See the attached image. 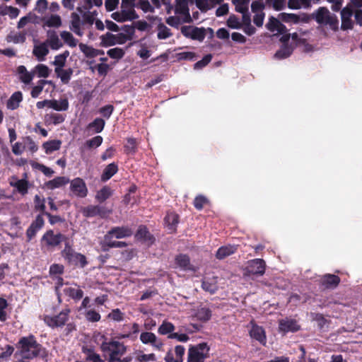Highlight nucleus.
<instances>
[{
	"mask_svg": "<svg viewBox=\"0 0 362 362\" xmlns=\"http://www.w3.org/2000/svg\"><path fill=\"white\" fill-rule=\"evenodd\" d=\"M97 16L98 12L95 10L83 13L73 12L71 14L69 28L76 35L81 37L83 30L92 26Z\"/></svg>",
	"mask_w": 362,
	"mask_h": 362,
	"instance_id": "f257e3e1",
	"label": "nucleus"
},
{
	"mask_svg": "<svg viewBox=\"0 0 362 362\" xmlns=\"http://www.w3.org/2000/svg\"><path fill=\"white\" fill-rule=\"evenodd\" d=\"M312 18L320 26L337 31L339 28L337 16L326 7H320L312 13Z\"/></svg>",
	"mask_w": 362,
	"mask_h": 362,
	"instance_id": "f03ea898",
	"label": "nucleus"
},
{
	"mask_svg": "<svg viewBox=\"0 0 362 362\" xmlns=\"http://www.w3.org/2000/svg\"><path fill=\"white\" fill-rule=\"evenodd\" d=\"M102 351L108 355V362H117L126 353L127 346L118 341L106 339L100 345Z\"/></svg>",
	"mask_w": 362,
	"mask_h": 362,
	"instance_id": "7ed1b4c3",
	"label": "nucleus"
},
{
	"mask_svg": "<svg viewBox=\"0 0 362 362\" xmlns=\"http://www.w3.org/2000/svg\"><path fill=\"white\" fill-rule=\"evenodd\" d=\"M19 344L21 355L23 358H33L40 354L41 346L36 342L33 336L22 338Z\"/></svg>",
	"mask_w": 362,
	"mask_h": 362,
	"instance_id": "20e7f679",
	"label": "nucleus"
},
{
	"mask_svg": "<svg viewBox=\"0 0 362 362\" xmlns=\"http://www.w3.org/2000/svg\"><path fill=\"white\" fill-rule=\"evenodd\" d=\"M62 256L69 264L74 266L83 268L88 264L86 257L83 255L76 252L69 241L65 243L64 248L62 251Z\"/></svg>",
	"mask_w": 362,
	"mask_h": 362,
	"instance_id": "39448f33",
	"label": "nucleus"
},
{
	"mask_svg": "<svg viewBox=\"0 0 362 362\" xmlns=\"http://www.w3.org/2000/svg\"><path fill=\"white\" fill-rule=\"evenodd\" d=\"M209 346L206 343L189 347L187 353V362H204L209 357Z\"/></svg>",
	"mask_w": 362,
	"mask_h": 362,
	"instance_id": "423d86ee",
	"label": "nucleus"
},
{
	"mask_svg": "<svg viewBox=\"0 0 362 362\" xmlns=\"http://www.w3.org/2000/svg\"><path fill=\"white\" fill-rule=\"evenodd\" d=\"M121 11L112 13V18L118 22H125L132 21L138 18L134 9L131 4L126 0H122Z\"/></svg>",
	"mask_w": 362,
	"mask_h": 362,
	"instance_id": "0eeeda50",
	"label": "nucleus"
},
{
	"mask_svg": "<svg viewBox=\"0 0 362 362\" xmlns=\"http://www.w3.org/2000/svg\"><path fill=\"white\" fill-rule=\"evenodd\" d=\"M182 34L187 38L202 42L206 37V30L193 25H184L181 28Z\"/></svg>",
	"mask_w": 362,
	"mask_h": 362,
	"instance_id": "6e6552de",
	"label": "nucleus"
},
{
	"mask_svg": "<svg viewBox=\"0 0 362 362\" xmlns=\"http://www.w3.org/2000/svg\"><path fill=\"white\" fill-rule=\"evenodd\" d=\"M279 18L271 17L269 19L268 23L266 25L267 28L271 32H276L277 33L282 34V37L280 40L284 43L287 42L289 40L290 35L285 34L286 32V27L281 23Z\"/></svg>",
	"mask_w": 362,
	"mask_h": 362,
	"instance_id": "1a4fd4ad",
	"label": "nucleus"
},
{
	"mask_svg": "<svg viewBox=\"0 0 362 362\" xmlns=\"http://www.w3.org/2000/svg\"><path fill=\"white\" fill-rule=\"evenodd\" d=\"M8 183L11 187L15 188V191L22 196H25L28 192L30 187L29 182L27 180L26 173L24 174V177L18 179L16 176L13 175L8 180Z\"/></svg>",
	"mask_w": 362,
	"mask_h": 362,
	"instance_id": "9d476101",
	"label": "nucleus"
},
{
	"mask_svg": "<svg viewBox=\"0 0 362 362\" xmlns=\"http://www.w3.org/2000/svg\"><path fill=\"white\" fill-rule=\"evenodd\" d=\"M70 190L71 193L80 198L86 197L88 194V188L86 182L82 178L76 177L72 180H69Z\"/></svg>",
	"mask_w": 362,
	"mask_h": 362,
	"instance_id": "9b49d317",
	"label": "nucleus"
},
{
	"mask_svg": "<svg viewBox=\"0 0 362 362\" xmlns=\"http://www.w3.org/2000/svg\"><path fill=\"white\" fill-rule=\"evenodd\" d=\"M354 11L351 6H346L341 11V28L344 30H351L354 27V22L352 20Z\"/></svg>",
	"mask_w": 362,
	"mask_h": 362,
	"instance_id": "f8f14e48",
	"label": "nucleus"
},
{
	"mask_svg": "<svg viewBox=\"0 0 362 362\" xmlns=\"http://www.w3.org/2000/svg\"><path fill=\"white\" fill-rule=\"evenodd\" d=\"M264 5L259 1H253L251 5V9L254 13L253 22L257 27H261L263 25L264 19V13L263 11Z\"/></svg>",
	"mask_w": 362,
	"mask_h": 362,
	"instance_id": "ddd939ff",
	"label": "nucleus"
},
{
	"mask_svg": "<svg viewBox=\"0 0 362 362\" xmlns=\"http://www.w3.org/2000/svg\"><path fill=\"white\" fill-rule=\"evenodd\" d=\"M69 313V310H65L62 311L59 315L56 316H46L45 317V322L47 325H49L51 327H62L64 325V324L67 321Z\"/></svg>",
	"mask_w": 362,
	"mask_h": 362,
	"instance_id": "4468645a",
	"label": "nucleus"
},
{
	"mask_svg": "<svg viewBox=\"0 0 362 362\" xmlns=\"http://www.w3.org/2000/svg\"><path fill=\"white\" fill-rule=\"evenodd\" d=\"M132 233V230L129 227H114L105 235V240H108L112 238L117 239L124 238L131 236Z\"/></svg>",
	"mask_w": 362,
	"mask_h": 362,
	"instance_id": "2eb2a0df",
	"label": "nucleus"
},
{
	"mask_svg": "<svg viewBox=\"0 0 362 362\" xmlns=\"http://www.w3.org/2000/svg\"><path fill=\"white\" fill-rule=\"evenodd\" d=\"M127 36L124 33L112 34L107 33L102 36V42L105 46H112L116 44H124L127 41Z\"/></svg>",
	"mask_w": 362,
	"mask_h": 362,
	"instance_id": "dca6fc26",
	"label": "nucleus"
},
{
	"mask_svg": "<svg viewBox=\"0 0 362 362\" xmlns=\"http://www.w3.org/2000/svg\"><path fill=\"white\" fill-rule=\"evenodd\" d=\"M140 340L144 344H151L154 349L161 350L163 347L162 341L155 334L144 332L140 334Z\"/></svg>",
	"mask_w": 362,
	"mask_h": 362,
	"instance_id": "f3484780",
	"label": "nucleus"
},
{
	"mask_svg": "<svg viewBox=\"0 0 362 362\" xmlns=\"http://www.w3.org/2000/svg\"><path fill=\"white\" fill-rule=\"evenodd\" d=\"M66 238L61 233L54 234L53 230L47 231L42 238V241L45 242L46 245L49 247H56L60 243L65 240Z\"/></svg>",
	"mask_w": 362,
	"mask_h": 362,
	"instance_id": "a211bd4d",
	"label": "nucleus"
},
{
	"mask_svg": "<svg viewBox=\"0 0 362 362\" xmlns=\"http://www.w3.org/2000/svg\"><path fill=\"white\" fill-rule=\"evenodd\" d=\"M189 1L190 0H175L173 9L174 11V13L176 15H180L182 18H186L192 21L189 9Z\"/></svg>",
	"mask_w": 362,
	"mask_h": 362,
	"instance_id": "6ab92c4d",
	"label": "nucleus"
},
{
	"mask_svg": "<svg viewBox=\"0 0 362 362\" xmlns=\"http://www.w3.org/2000/svg\"><path fill=\"white\" fill-rule=\"evenodd\" d=\"M300 329L296 320L291 318H285L279 320V330L284 334L287 332H294Z\"/></svg>",
	"mask_w": 362,
	"mask_h": 362,
	"instance_id": "aec40b11",
	"label": "nucleus"
},
{
	"mask_svg": "<svg viewBox=\"0 0 362 362\" xmlns=\"http://www.w3.org/2000/svg\"><path fill=\"white\" fill-rule=\"evenodd\" d=\"M236 11L242 13L243 22H251L250 15L248 13L249 0H233Z\"/></svg>",
	"mask_w": 362,
	"mask_h": 362,
	"instance_id": "412c9836",
	"label": "nucleus"
},
{
	"mask_svg": "<svg viewBox=\"0 0 362 362\" xmlns=\"http://www.w3.org/2000/svg\"><path fill=\"white\" fill-rule=\"evenodd\" d=\"M44 223L45 221L42 214L37 215L26 231L28 240H32V238L35 236L37 232L43 227Z\"/></svg>",
	"mask_w": 362,
	"mask_h": 362,
	"instance_id": "4be33fe9",
	"label": "nucleus"
},
{
	"mask_svg": "<svg viewBox=\"0 0 362 362\" xmlns=\"http://www.w3.org/2000/svg\"><path fill=\"white\" fill-rule=\"evenodd\" d=\"M266 264L262 259H255L249 262L248 272L250 274L262 276L265 272Z\"/></svg>",
	"mask_w": 362,
	"mask_h": 362,
	"instance_id": "5701e85b",
	"label": "nucleus"
},
{
	"mask_svg": "<svg viewBox=\"0 0 362 362\" xmlns=\"http://www.w3.org/2000/svg\"><path fill=\"white\" fill-rule=\"evenodd\" d=\"M47 40L45 41L48 47L52 49L58 50L63 46L57 33L54 30H48L47 32Z\"/></svg>",
	"mask_w": 362,
	"mask_h": 362,
	"instance_id": "b1692460",
	"label": "nucleus"
},
{
	"mask_svg": "<svg viewBox=\"0 0 362 362\" xmlns=\"http://www.w3.org/2000/svg\"><path fill=\"white\" fill-rule=\"evenodd\" d=\"M250 337L259 341L261 344L265 346L267 344V337L264 329L257 325H252L250 330Z\"/></svg>",
	"mask_w": 362,
	"mask_h": 362,
	"instance_id": "393cba45",
	"label": "nucleus"
},
{
	"mask_svg": "<svg viewBox=\"0 0 362 362\" xmlns=\"http://www.w3.org/2000/svg\"><path fill=\"white\" fill-rule=\"evenodd\" d=\"M103 0H81L78 4L76 8L78 13L90 11V9L95 6L99 7L102 5Z\"/></svg>",
	"mask_w": 362,
	"mask_h": 362,
	"instance_id": "a878e982",
	"label": "nucleus"
},
{
	"mask_svg": "<svg viewBox=\"0 0 362 362\" xmlns=\"http://www.w3.org/2000/svg\"><path fill=\"white\" fill-rule=\"evenodd\" d=\"M105 122L102 118H95L92 122L89 123L86 127L88 134H97L101 132L105 127Z\"/></svg>",
	"mask_w": 362,
	"mask_h": 362,
	"instance_id": "bb28decb",
	"label": "nucleus"
},
{
	"mask_svg": "<svg viewBox=\"0 0 362 362\" xmlns=\"http://www.w3.org/2000/svg\"><path fill=\"white\" fill-rule=\"evenodd\" d=\"M54 73L57 78H59L63 84H68L71 78L74 73L72 68H60L54 69Z\"/></svg>",
	"mask_w": 362,
	"mask_h": 362,
	"instance_id": "cd10ccee",
	"label": "nucleus"
},
{
	"mask_svg": "<svg viewBox=\"0 0 362 362\" xmlns=\"http://www.w3.org/2000/svg\"><path fill=\"white\" fill-rule=\"evenodd\" d=\"M137 240L146 243L148 244H152L154 241V238L149 233L146 226H140L135 235Z\"/></svg>",
	"mask_w": 362,
	"mask_h": 362,
	"instance_id": "c85d7f7f",
	"label": "nucleus"
},
{
	"mask_svg": "<svg viewBox=\"0 0 362 362\" xmlns=\"http://www.w3.org/2000/svg\"><path fill=\"white\" fill-rule=\"evenodd\" d=\"M320 0H288V6L291 9L308 8L311 4H317Z\"/></svg>",
	"mask_w": 362,
	"mask_h": 362,
	"instance_id": "c756f323",
	"label": "nucleus"
},
{
	"mask_svg": "<svg viewBox=\"0 0 362 362\" xmlns=\"http://www.w3.org/2000/svg\"><path fill=\"white\" fill-rule=\"evenodd\" d=\"M237 250L235 245H228L219 247L216 253L218 259H223L226 257L234 254Z\"/></svg>",
	"mask_w": 362,
	"mask_h": 362,
	"instance_id": "7c9ffc66",
	"label": "nucleus"
},
{
	"mask_svg": "<svg viewBox=\"0 0 362 362\" xmlns=\"http://www.w3.org/2000/svg\"><path fill=\"white\" fill-rule=\"evenodd\" d=\"M69 182V179L64 176L56 177L52 180H49L45 183V186L47 189L53 190L57 188H59L62 186L66 185Z\"/></svg>",
	"mask_w": 362,
	"mask_h": 362,
	"instance_id": "2f4dec72",
	"label": "nucleus"
},
{
	"mask_svg": "<svg viewBox=\"0 0 362 362\" xmlns=\"http://www.w3.org/2000/svg\"><path fill=\"white\" fill-rule=\"evenodd\" d=\"M49 53V47L45 42H40L35 45L33 49V54L37 57L38 61L45 60V56Z\"/></svg>",
	"mask_w": 362,
	"mask_h": 362,
	"instance_id": "473e14b6",
	"label": "nucleus"
},
{
	"mask_svg": "<svg viewBox=\"0 0 362 362\" xmlns=\"http://www.w3.org/2000/svg\"><path fill=\"white\" fill-rule=\"evenodd\" d=\"M17 73L20 80L25 84L30 83L34 78V72H29L23 65L18 66Z\"/></svg>",
	"mask_w": 362,
	"mask_h": 362,
	"instance_id": "72a5a7b5",
	"label": "nucleus"
},
{
	"mask_svg": "<svg viewBox=\"0 0 362 362\" xmlns=\"http://www.w3.org/2000/svg\"><path fill=\"white\" fill-rule=\"evenodd\" d=\"M175 264L182 270H193V267L190 264L189 257L186 255L180 254L177 255L175 258Z\"/></svg>",
	"mask_w": 362,
	"mask_h": 362,
	"instance_id": "f704fd0d",
	"label": "nucleus"
},
{
	"mask_svg": "<svg viewBox=\"0 0 362 362\" xmlns=\"http://www.w3.org/2000/svg\"><path fill=\"white\" fill-rule=\"evenodd\" d=\"M44 25L49 28H58L62 26V18L57 14H52L46 16L43 19Z\"/></svg>",
	"mask_w": 362,
	"mask_h": 362,
	"instance_id": "c9c22d12",
	"label": "nucleus"
},
{
	"mask_svg": "<svg viewBox=\"0 0 362 362\" xmlns=\"http://www.w3.org/2000/svg\"><path fill=\"white\" fill-rule=\"evenodd\" d=\"M78 47L80 50L85 54L86 57H95L98 55L104 54V51L95 49L93 47L88 46L83 43H80Z\"/></svg>",
	"mask_w": 362,
	"mask_h": 362,
	"instance_id": "e433bc0d",
	"label": "nucleus"
},
{
	"mask_svg": "<svg viewBox=\"0 0 362 362\" xmlns=\"http://www.w3.org/2000/svg\"><path fill=\"white\" fill-rule=\"evenodd\" d=\"M69 103L66 98L60 100H50L49 108L56 111H66L69 109Z\"/></svg>",
	"mask_w": 362,
	"mask_h": 362,
	"instance_id": "4c0bfd02",
	"label": "nucleus"
},
{
	"mask_svg": "<svg viewBox=\"0 0 362 362\" xmlns=\"http://www.w3.org/2000/svg\"><path fill=\"white\" fill-rule=\"evenodd\" d=\"M118 171V166L115 163L107 165L101 175V180L103 182L110 180Z\"/></svg>",
	"mask_w": 362,
	"mask_h": 362,
	"instance_id": "58836bf2",
	"label": "nucleus"
},
{
	"mask_svg": "<svg viewBox=\"0 0 362 362\" xmlns=\"http://www.w3.org/2000/svg\"><path fill=\"white\" fill-rule=\"evenodd\" d=\"M339 281V277L334 274H325L322 278V284L327 288H334Z\"/></svg>",
	"mask_w": 362,
	"mask_h": 362,
	"instance_id": "ea45409f",
	"label": "nucleus"
},
{
	"mask_svg": "<svg viewBox=\"0 0 362 362\" xmlns=\"http://www.w3.org/2000/svg\"><path fill=\"white\" fill-rule=\"evenodd\" d=\"M83 214L86 217H93L95 216H103L102 207L99 206H88L83 209Z\"/></svg>",
	"mask_w": 362,
	"mask_h": 362,
	"instance_id": "a19ab883",
	"label": "nucleus"
},
{
	"mask_svg": "<svg viewBox=\"0 0 362 362\" xmlns=\"http://www.w3.org/2000/svg\"><path fill=\"white\" fill-rule=\"evenodd\" d=\"M103 139L101 136H95L93 138L87 140L83 146L81 148V151L85 149L96 148L103 143Z\"/></svg>",
	"mask_w": 362,
	"mask_h": 362,
	"instance_id": "79ce46f5",
	"label": "nucleus"
},
{
	"mask_svg": "<svg viewBox=\"0 0 362 362\" xmlns=\"http://www.w3.org/2000/svg\"><path fill=\"white\" fill-rule=\"evenodd\" d=\"M191 21L186 18H182L180 15H176L169 16L166 18V23L175 28H177L179 25H180L182 23H189Z\"/></svg>",
	"mask_w": 362,
	"mask_h": 362,
	"instance_id": "37998d69",
	"label": "nucleus"
},
{
	"mask_svg": "<svg viewBox=\"0 0 362 362\" xmlns=\"http://www.w3.org/2000/svg\"><path fill=\"white\" fill-rule=\"evenodd\" d=\"M69 55V51H65L62 54H57L54 57V59L52 62L53 65H54V69H58L60 68H64L65 66L66 59Z\"/></svg>",
	"mask_w": 362,
	"mask_h": 362,
	"instance_id": "c03bdc74",
	"label": "nucleus"
},
{
	"mask_svg": "<svg viewBox=\"0 0 362 362\" xmlns=\"http://www.w3.org/2000/svg\"><path fill=\"white\" fill-rule=\"evenodd\" d=\"M202 288L211 293H214L218 290L216 278L212 279H205L202 284Z\"/></svg>",
	"mask_w": 362,
	"mask_h": 362,
	"instance_id": "a18cd8bd",
	"label": "nucleus"
},
{
	"mask_svg": "<svg viewBox=\"0 0 362 362\" xmlns=\"http://www.w3.org/2000/svg\"><path fill=\"white\" fill-rule=\"evenodd\" d=\"M23 95L21 92L14 93L8 100L7 103V107L8 109L15 110L16 109L19 103L22 101Z\"/></svg>",
	"mask_w": 362,
	"mask_h": 362,
	"instance_id": "49530a36",
	"label": "nucleus"
},
{
	"mask_svg": "<svg viewBox=\"0 0 362 362\" xmlns=\"http://www.w3.org/2000/svg\"><path fill=\"white\" fill-rule=\"evenodd\" d=\"M62 39L64 43L70 47H75L78 44V40L76 39L74 35L69 31H62L60 33Z\"/></svg>",
	"mask_w": 362,
	"mask_h": 362,
	"instance_id": "de8ad7c7",
	"label": "nucleus"
},
{
	"mask_svg": "<svg viewBox=\"0 0 362 362\" xmlns=\"http://www.w3.org/2000/svg\"><path fill=\"white\" fill-rule=\"evenodd\" d=\"M293 52L291 46L284 44L275 54V57L279 59L288 57Z\"/></svg>",
	"mask_w": 362,
	"mask_h": 362,
	"instance_id": "09e8293b",
	"label": "nucleus"
},
{
	"mask_svg": "<svg viewBox=\"0 0 362 362\" xmlns=\"http://www.w3.org/2000/svg\"><path fill=\"white\" fill-rule=\"evenodd\" d=\"M61 144L59 140H52L44 143L43 148H45V153L49 154L59 150L61 147Z\"/></svg>",
	"mask_w": 362,
	"mask_h": 362,
	"instance_id": "8fccbe9b",
	"label": "nucleus"
},
{
	"mask_svg": "<svg viewBox=\"0 0 362 362\" xmlns=\"http://www.w3.org/2000/svg\"><path fill=\"white\" fill-rule=\"evenodd\" d=\"M64 292L66 295L75 300H80L83 296V292L81 289L72 287L64 288Z\"/></svg>",
	"mask_w": 362,
	"mask_h": 362,
	"instance_id": "3c124183",
	"label": "nucleus"
},
{
	"mask_svg": "<svg viewBox=\"0 0 362 362\" xmlns=\"http://www.w3.org/2000/svg\"><path fill=\"white\" fill-rule=\"evenodd\" d=\"M165 222L170 230H174L178 223V216L174 213H169L165 218Z\"/></svg>",
	"mask_w": 362,
	"mask_h": 362,
	"instance_id": "603ef678",
	"label": "nucleus"
},
{
	"mask_svg": "<svg viewBox=\"0 0 362 362\" xmlns=\"http://www.w3.org/2000/svg\"><path fill=\"white\" fill-rule=\"evenodd\" d=\"M112 194V191L111 189L107 186H105L97 192L95 198L98 202H103L107 199Z\"/></svg>",
	"mask_w": 362,
	"mask_h": 362,
	"instance_id": "864d4df0",
	"label": "nucleus"
},
{
	"mask_svg": "<svg viewBox=\"0 0 362 362\" xmlns=\"http://www.w3.org/2000/svg\"><path fill=\"white\" fill-rule=\"evenodd\" d=\"M157 37L159 40H165L172 36L170 30L163 23H160L158 25Z\"/></svg>",
	"mask_w": 362,
	"mask_h": 362,
	"instance_id": "5fc2aeb1",
	"label": "nucleus"
},
{
	"mask_svg": "<svg viewBox=\"0 0 362 362\" xmlns=\"http://www.w3.org/2000/svg\"><path fill=\"white\" fill-rule=\"evenodd\" d=\"M279 18L286 23H298L300 21V17L294 13H281Z\"/></svg>",
	"mask_w": 362,
	"mask_h": 362,
	"instance_id": "6e6d98bb",
	"label": "nucleus"
},
{
	"mask_svg": "<svg viewBox=\"0 0 362 362\" xmlns=\"http://www.w3.org/2000/svg\"><path fill=\"white\" fill-rule=\"evenodd\" d=\"M35 72L40 78H47L50 74V70L47 65L39 64L35 67Z\"/></svg>",
	"mask_w": 362,
	"mask_h": 362,
	"instance_id": "4d7b16f0",
	"label": "nucleus"
},
{
	"mask_svg": "<svg viewBox=\"0 0 362 362\" xmlns=\"http://www.w3.org/2000/svg\"><path fill=\"white\" fill-rule=\"evenodd\" d=\"M175 329V326L170 322L163 321L158 328V333L163 335L171 334Z\"/></svg>",
	"mask_w": 362,
	"mask_h": 362,
	"instance_id": "13d9d810",
	"label": "nucleus"
},
{
	"mask_svg": "<svg viewBox=\"0 0 362 362\" xmlns=\"http://www.w3.org/2000/svg\"><path fill=\"white\" fill-rule=\"evenodd\" d=\"M35 209L45 214V199L40 197V195L36 194L34 197Z\"/></svg>",
	"mask_w": 362,
	"mask_h": 362,
	"instance_id": "bf43d9fd",
	"label": "nucleus"
},
{
	"mask_svg": "<svg viewBox=\"0 0 362 362\" xmlns=\"http://www.w3.org/2000/svg\"><path fill=\"white\" fill-rule=\"evenodd\" d=\"M136 7L145 13H153L155 10L154 7L147 0H139L136 4Z\"/></svg>",
	"mask_w": 362,
	"mask_h": 362,
	"instance_id": "052dcab7",
	"label": "nucleus"
},
{
	"mask_svg": "<svg viewBox=\"0 0 362 362\" xmlns=\"http://www.w3.org/2000/svg\"><path fill=\"white\" fill-rule=\"evenodd\" d=\"M47 83L46 80H40L37 84L34 86L31 90V96L34 98H37L42 91L45 85Z\"/></svg>",
	"mask_w": 362,
	"mask_h": 362,
	"instance_id": "680f3d73",
	"label": "nucleus"
},
{
	"mask_svg": "<svg viewBox=\"0 0 362 362\" xmlns=\"http://www.w3.org/2000/svg\"><path fill=\"white\" fill-rule=\"evenodd\" d=\"M211 310L206 307L199 308L197 313V317L199 320L207 321L211 317Z\"/></svg>",
	"mask_w": 362,
	"mask_h": 362,
	"instance_id": "e2e57ef3",
	"label": "nucleus"
},
{
	"mask_svg": "<svg viewBox=\"0 0 362 362\" xmlns=\"http://www.w3.org/2000/svg\"><path fill=\"white\" fill-rule=\"evenodd\" d=\"M107 55L112 59H119L123 57L124 55V52L122 49L119 47H115L110 49L107 52Z\"/></svg>",
	"mask_w": 362,
	"mask_h": 362,
	"instance_id": "0e129e2a",
	"label": "nucleus"
},
{
	"mask_svg": "<svg viewBox=\"0 0 362 362\" xmlns=\"http://www.w3.org/2000/svg\"><path fill=\"white\" fill-rule=\"evenodd\" d=\"M85 316L87 320L92 322H98L101 318L99 313L92 309L88 310L85 313Z\"/></svg>",
	"mask_w": 362,
	"mask_h": 362,
	"instance_id": "69168bd1",
	"label": "nucleus"
},
{
	"mask_svg": "<svg viewBox=\"0 0 362 362\" xmlns=\"http://www.w3.org/2000/svg\"><path fill=\"white\" fill-rule=\"evenodd\" d=\"M136 361L137 362H150L156 361V356L154 354H145L139 353L136 356Z\"/></svg>",
	"mask_w": 362,
	"mask_h": 362,
	"instance_id": "338daca9",
	"label": "nucleus"
},
{
	"mask_svg": "<svg viewBox=\"0 0 362 362\" xmlns=\"http://www.w3.org/2000/svg\"><path fill=\"white\" fill-rule=\"evenodd\" d=\"M125 151L127 153H134L136 150V141L134 138H129L124 146Z\"/></svg>",
	"mask_w": 362,
	"mask_h": 362,
	"instance_id": "774afa93",
	"label": "nucleus"
}]
</instances>
